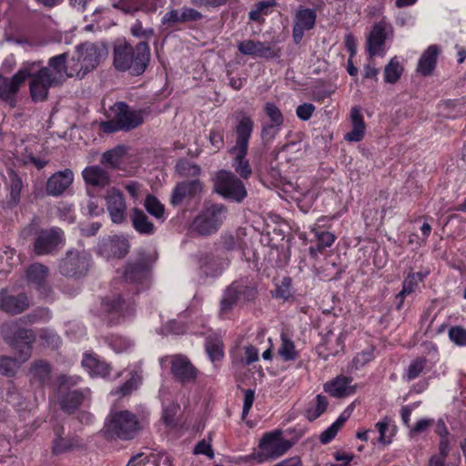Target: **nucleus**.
Masks as SVG:
<instances>
[{
	"instance_id": "obj_63",
	"label": "nucleus",
	"mask_w": 466,
	"mask_h": 466,
	"mask_svg": "<svg viewBox=\"0 0 466 466\" xmlns=\"http://www.w3.org/2000/svg\"><path fill=\"white\" fill-rule=\"evenodd\" d=\"M315 109L316 108L313 104L304 103L302 105H299L296 108V115L299 119H301L303 121H307L312 116Z\"/></svg>"
},
{
	"instance_id": "obj_21",
	"label": "nucleus",
	"mask_w": 466,
	"mask_h": 466,
	"mask_svg": "<svg viewBox=\"0 0 466 466\" xmlns=\"http://www.w3.org/2000/svg\"><path fill=\"white\" fill-rule=\"evenodd\" d=\"M171 373L182 383L194 382L198 377V370L191 361L182 355L171 358Z\"/></svg>"
},
{
	"instance_id": "obj_28",
	"label": "nucleus",
	"mask_w": 466,
	"mask_h": 466,
	"mask_svg": "<svg viewBox=\"0 0 466 466\" xmlns=\"http://www.w3.org/2000/svg\"><path fill=\"white\" fill-rule=\"evenodd\" d=\"M149 273V268L144 258H138L134 261H129L124 270V279L130 282H142Z\"/></svg>"
},
{
	"instance_id": "obj_46",
	"label": "nucleus",
	"mask_w": 466,
	"mask_h": 466,
	"mask_svg": "<svg viewBox=\"0 0 466 466\" xmlns=\"http://www.w3.org/2000/svg\"><path fill=\"white\" fill-rule=\"evenodd\" d=\"M278 353L284 360H293L298 357L293 341L284 334L281 335V345Z\"/></svg>"
},
{
	"instance_id": "obj_6",
	"label": "nucleus",
	"mask_w": 466,
	"mask_h": 466,
	"mask_svg": "<svg viewBox=\"0 0 466 466\" xmlns=\"http://www.w3.org/2000/svg\"><path fill=\"white\" fill-rule=\"evenodd\" d=\"M106 54L104 46L95 43L86 42L76 46V50L71 57V75H76L77 77H84L89 71L95 69L102 56Z\"/></svg>"
},
{
	"instance_id": "obj_5",
	"label": "nucleus",
	"mask_w": 466,
	"mask_h": 466,
	"mask_svg": "<svg viewBox=\"0 0 466 466\" xmlns=\"http://www.w3.org/2000/svg\"><path fill=\"white\" fill-rule=\"evenodd\" d=\"M141 429L137 416L128 410L111 411L105 424L107 434L124 441L134 439Z\"/></svg>"
},
{
	"instance_id": "obj_4",
	"label": "nucleus",
	"mask_w": 466,
	"mask_h": 466,
	"mask_svg": "<svg viewBox=\"0 0 466 466\" xmlns=\"http://www.w3.org/2000/svg\"><path fill=\"white\" fill-rule=\"evenodd\" d=\"M228 208L223 204L206 205L195 217L189 229L198 236H210L215 234L222 226L227 218Z\"/></svg>"
},
{
	"instance_id": "obj_17",
	"label": "nucleus",
	"mask_w": 466,
	"mask_h": 466,
	"mask_svg": "<svg viewBox=\"0 0 466 466\" xmlns=\"http://www.w3.org/2000/svg\"><path fill=\"white\" fill-rule=\"evenodd\" d=\"M203 190L202 182L199 179L187 180L177 183L172 190L170 204L179 206L186 201H190Z\"/></svg>"
},
{
	"instance_id": "obj_53",
	"label": "nucleus",
	"mask_w": 466,
	"mask_h": 466,
	"mask_svg": "<svg viewBox=\"0 0 466 466\" xmlns=\"http://www.w3.org/2000/svg\"><path fill=\"white\" fill-rule=\"evenodd\" d=\"M239 289L238 291V298L246 300H252L257 295V289L254 285L248 283L247 280H239L233 282Z\"/></svg>"
},
{
	"instance_id": "obj_60",
	"label": "nucleus",
	"mask_w": 466,
	"mask_h": 466,
	"mask_svg": "<svg viewBox=\"0 0 466 466\" xmlns=\"http://www.w3.org/2000/svg\"><path fill=\"white\" fill-rule=\"evenodd\" d=\"M182 23L197 22L203 18V15L195 8L184 6L181 8Z\"/></svg>"
},
{
	"instance_id": "obj_16",
	"label": "nucleus",
	"mask_w": 466,
	"mask_h": 466,
	"mask_svg": "<svg viewBox=\"0 0 466 466\" xmlns=\"http://www.w3.org/2000/svg\"><path fill=\"white\" fill-rule=\"evenodd\" d=\"M317 15L315 10L299 6L294 15L292 37L295 44H299L305 31L314 27Z\"/></svg>"
},
{
	"instance_id": "obj_43",
	"label": "nucleus",
	"mask_w": 466,
	"mask_h": 466,
	"mask_svg": "<svg viewBox=\"0 0 466 466\" xmlns=\"http://www.w3.org/2000/svg\"><path fill=\"white\" fill-rule=\"evenodd\" d=\"M238 291H239L238 288L234 286L233 283L227 288L220 301V312L222 314L228 313L239 299Z\"/></svg>"
},
{
	"instance_id": "obj_57",
	"label": "nucleus",
	"mask_w": 466,
	"mask_h": 466,
	"mask_svg": "<svg viewBox=\"0 0 466 466\" xmlns=\"http://www.w3.org/2000/svg\"><path fill=\"white\" fill-rule=\"evenodd\" d=\"M177 169L182 177H198L201 171L199 166L187 161L178 163Z\"/></svg>"
},
{
	"instance_id": "obj_38",
	"label": "nucleus",
	"mask_w": 466,
	"mask_h": 466,
	"mask_svg": "<svg viewBox=\"0 0 466 466\" xmlns=\"http://www.w3.org/2000/svg\"><path fill=\"white\" fill-rule=\"evenodd\" d=\"M206 351L212 362L221 360L224 357V344L218 335H210L206 339Z\"/></svg>"
},
{
	"instance_id": "obj_3",
	"label": "nucleus",
	"mask_w": 466,
	"mask_h": 466,
	"mask_svg": "<svg viewBox=\"0 0 466 466\" xmlns=\"http://www.w3.org/2000/svg\"><path fill=\"white\" fill-rule=\"evenodd\" d=\"M107 117L108 120L100 124L104 132L129 131L144 122V111L133 110L126 103L117 102L109 108Z\"/></svg>"
},
{
	"instance_id": "obj_15",
	"label": "nucleus",
	"mask_w": 466,
	"mask_h": 466,
	"mask_svg": "<svg viewBox=\"0 0 466 466\" xmlns=\"http://www.w3.org/2000/svg\"><path fill=\"white\" fill-rule=\"evenodd\" d=\"M42 69H47V74L61 86L67 77L76 76V75H71V69L73 64L71 59L67 60V54L63 53L49 58L47 66H42Z\"/></svg>"
},
{
	"instance_id": "obj_56",
	"label": "nucleus",
	"mask_w": 466,
	"mask_h": 466,
	"mask_svg": "<svg viewBox=\"0 0 466 466\" xmlns=\"http://www.w3.org/2000/svg\"><path fill=\"white\" fill-rule=\"evenodd\" d=\"M208 139L215 151H219L225 146L224 130L222 128H212Z\"/></svg>"
},
{
	"instance_id": "obj_44",
	"label": "nucleus",
	"mask_w": 466,
	"mask_h": 466,
	"mask_svg": "<svg viewBox=\"0 0 466 466\" xmlns=\"http://www.w3.org/2000/svg\"><path fill=\"white\" fill-rule=\"evenodd\" d=\"M56 437L53 441L52 454L60 455L65 452L72 451L76 444L74 439L62 437L58 431L56 430Z\"/></svg>"
},
{
	"instance_id": "obj_61",
	"label": "nucleus",
	"mask_w": 466,
	"mask_h": 466,
	"mask_svg": "<svg viewBox=\"0 0 466 466\" xmlns=\"http://www.w3.org/2000/svg\"><path fill=\"white\" fill-rule=\"evenodd\" d=\"M140 382V378L137 375H133L128 380H127L122 386H120L116 393H119L122 396L128 395L135 389H137V385Z\"/></svg>"
},
{
	"instance_id": "obj_59",
	"label": "nucleus",
	"mask_w": 466,
	"mask_h": 466,
	"mask_svg": "<svg viewBox=\"0 0 466 466\" xmlns=\"http://www.w3.org/2000/svg\"><path fill=\"white\" fill-rule=\"evenodd\" d=\"M434 424L433 419H420L412 427H410V436L413 437L427 431Z\"/></svg>"
},
{
	"instance_id": "obj_18",
	"label": "nucleus",
	"mask_w": 466,
	"mask_h": 466,
	"mask_svg": "<svg viewBox=\"0 0 466 466\" xmlns=\"http://www.w3.org/2000/svg\"><path fill=\"white\" fill-rule=\"evenodd\" d=\"M48 275L49 268L38 262L31 264L25 271L28 283L33 285L44 297H49L52 293V289L46 282Z\"/></svg>"
},
{
	"instance_id": "obj_52",
	"label": "nucleus",
	"mask_w": 466,
	"mask_h": 466,
	"mask_svg": "<svg viewBox=\"0 0 466 466\" xmlns=\"http://www.w3.org/2000/svg\"><path fill=\"white\" fill-rule=\"evenodd\" d=\"M281 127L263 123L261 126L260 138L264 146L270 145L281 130Z\"/></svg>"
},
{
	"instance_id": "obj_36",
	"label": "nucleus",
	"mask_w": 466,
	"mask_h": 466,
	"mask_svg": "<svg viewBox=\"0 0 466 466\" xmlns=\"http://www.w3.org/2000/svg\"><path fill=\"white\" fill-rule=\"evenodd\" d=\"M82 365L91 375L106 377L110 371L109 365L93 354H86L82 360Z\"/></svg>"
},
{
	"instance_id": "obj_55",
	"label": "nucleus",
	"mask_w": 466,
	"mask_h": 466,
	"mask_svg": "<svg viewBox=\"0 0 466 466\" xmlns=\"http://www.w3.org/2000/svg\"><path fill=\"white\" fill-rule=\"evenodd\" d=\"M315 237L317 238V250L322 252L326 248L331 247L334 243L336 237L329 231H315Z\"/></svg>"
},
{
	"instance_id": "obj_1",
	"label": "nucleus",
	"mask_w": 466,
	"mask_h": 466,
	"mask_svg": "<svg viewBox=\"0 0 466 466\" xmlns=\"http://www.w3.org/2000/svg\"><path fill=\"white\" fill-rule=\"evenodd\" d=\"M150 60L148 43L140 41L133 47L127 41L115 45L114 66L118 71H129L133 76L143 74Z\"/></svg>"
},
{
	"instance_id": "obj_34",
	"label": "nucleus",
	"mask_w": 466,
	"mask_h": 466,
	"mask_svg": "<svg viewBox=\"0 0 466 466\" xmlns=\"http://www.w3.org/2000/svg\"><path fill=\"white\" fill-rule=\"evenodd\" d=\"M82 174L86 183L92 186L105 187L110 181L107 172L98 166L87 167Z\"/></svg>"
},
{
	"instance_id": "obj_19",
	"label": "nucleus",
	"mask_w": 466,
	"mask_h": 466,
	"mask_svg": "<svg viewBox=\"0 0 466 466\" xmlns=\"http://www.w3.org/2000/svg\"><path fill=\"white\" fill-rule=\"evenodd\" d=\"M26 77L27 70H19L12 77L0 76V98L15 106L16 94Z\"/></svg>"
},
{
	"instance_id": "obj_25",
	"label": "nucleus",
	"mask_w": 466,
	"mask_h": 466,
	"mask_svg": "<svg viewBox=\"0 0 466 466\" xmlns=\"http://www.w3.org/2000/svg\"><path fill=\"white\" fill-rule=\"evenodd\" d=\"M74 174L72 170L66 168L53 174L46 182V193L50 196L57 197L73 183Z\"/></svg>"
},
{
	"instance_id": "obj_11",
	"label": "nucleus",
	"mask_w": 466,
	"mask_h": 466,
	"mask_svg": "<svg viewBox=\"0 0 466 466\" xmlns=\"http://www.w3.org/2000/svg\"><path fill=\"white\" fill-rule=\"evenodd\" d=\"M29 90L35 102H41L47 98L50 87L58 86V84L47 74V69L40 68L35 73L30 74Z\"/></svg>"
},
{
	"instance_id": "obj_64",
	"label": "nucleus",
	"mask_w": 466,
	"mask_h": 466,
	"mask_svg": "<svg viewBox=\"0 0 466 466\" xmlns=\"http://www.w3.org/2000/svg\"><path fill=\"white\" fill-rule=\"evenodd\" d=\"M40 339L44 341V343L52 348L56 349L60 345V338L57 336V334L48 331V330H43L40 334Z\"/></svg>"
},
{
	"instance_id": "obj_33",
	"label": "nucleus",
	"mask_w": 466,
	"mask_h": 466,
	"mask_svg": "<svg viewBox=\"0 0 466 466\" xmlns=\"http://www.w3.org/2000/svg\"><path fill=\"white\" fill-rule=\"evenodd\" d=\"M89 395V390L86 389L83 390H72L66 393L60 399V405L63 410L71 414L77 410L83 400Z\"/></svg>"
},
{
	"instance_id": "obj_30",
	"label": "nucleus",
	"mask_w": 466,
	"mask_h": 466,
	"mask_svg": "<svg viewBox=\"0 0 466 466\" xmlns=\"http://www.w3.org/2000/svg\"><path fill=\"white\" fill-rule=\"evenodd\" d=\"M440 52L441 49L437 45L428 46L418 61L417 72L424 76H431L436 67Z\"/></svg>"
},
{
	"instance_id": "obj_23",
	"label": "nucleus",
	"mask_w": 466,
	"mask_h": 466,
	"mask_svg": "<svg viewBox=\"0 0 466 466\" xmlns=\"http://www.w3.org/2000/svg\"><path fill=\"white\" fill-rule=\"evenodd\" d=\"M30 301L25 293L10 295L5 290L0 291V309L10 315H17L25 311Z\"/></svg>"
},
{
	"instance_id": "obj_50",
	"label": "nucleus",
	"mask_w": 466,
	"mask_h": 466,
	"mask_svg": "<svg viewBox=\"0 0 466 466\" xmlns=\"http://www.w3.org/2000/svg\"><path fill=\"white\" fill-rule=\"evenodd\" d=\"M426 364V360L424 358H418L410 362L406 372L404 373L403 378L407 381H411L418 378L420 373L423 371Z\"/></svg>"
},
{
	"instance_id": "obj_39",
	"label": "nucleus",
	"mask_w": 466,
	"mask_h": 466,
	"mask_svg": "<svg viewBox=\"0 0 466 466\" xmlns=\"http://www.w3.org/2000/svg\"><path fill=\"white\" fill-rule=\"evenodd\" d=\"M23 362L16 358L1 355L0 356V375L5 377H15Z\"/></svg>"
},
{
	"instance_id": "obj_12",
	"label": "nucleus",
	"mask_w": 466,
	"mask_h": 466,
	"mask_svg": "<svg viewBox=\"0 0 466 466\" xmlns=\"http://www.w3.org/2000/svg\"><path fill=\"white\" fill-rule=\"evenodd\" d=\"M129 249L127 239L122 236H108L100 239L96 252L106 258L125 257Z\"/></svg>"
},
{
	"instance_id": "obj_62",
	"label": "nucleus",
	"mask_w": 466,
	"mask_h": 466,
	"mask_svg": "<svg viewBox=\"0 0 466 466\" xmlns=\"http://www.w3.org/2000/svg\"><path fill=\"white\" fill-rule=\"evenodd\" d=\"M161 23H162V25H167V26H173L177 23H182L181 11L179 12L177 9H172V10L167 12L163 15V17L161 19Z\"/></svg>"
},
{
	"instance_id": "obj_7",
	"label": "nucleus",
	"mask_w": 466,
	"mask_h": 466,
	"mask_svg": "<svg viewBox=\"0 0 466 466\" xmlns=\"http://www.w3.org/2000/svg\"><path fill=\"white\" fill-rule=\"evenodd\" d=\"M91 254L85 249H69L58 264V271L66 278L81 279L87 275L92 268Z\"/></svg>"
},
{
	"instance_id": "obj_32",
	"label": "nucleus",
	"mask_w": 466,
	"mask_h": 466,
	"mask_svg": "<svg viewBox=\"0 0 466 466\" xmlns=\"http://www.w3.org/2000/svg\"><path fill=\"white\" fill-rule=\"evenodd\" d=\"M350 120L352 123V129L345 135V139L350 142H359L364 137L366 126L363 116L361 115L360 108L357 106L351 108Z\"/></svg>"
},
{
	"instance_id": "obj_47",
	"label": "nucleus",
	"mask_w": 466,
	"mask_h": 466,
	"mask_svg": "<svg viewBox=\"0 0 466 466\" xmlns=\"http://www.w3.org/2000/svg\"><path fill=\"white\" fill-rule=\"evenodd\" d=\"M145 208L156 218L164 219L165 207L155 196L148 195L147 197Z\"/></svg>"
},
{
	"instance_id": "obj_29",
	"label": "nucleus",
	"mask_w": 466,
	"mask_h": 466,
	"mask_svg": "<svg viewBox=\"0 0 466 466\" xmlns=\"http://www.w3.org/2000/svg\"><path fill=\"white\" fill-rule=\"evenodd\" d=\"M352 378L339 376L333 380L325 384V391L335 398H343L351 395L355 391V387L351 385Z\"/></svg>"
},
{
	"instance_id": "obj_13",
	"label": "nucleus",
	"mask_w": 466,
	"mask_h": 466,
	"mask_svg": "<svg viewBox=\"0 0 466 466\" xmlns=\"http://www.w3.org/2000/svg\"><path fill=\"white\" fill-rule=\"evenodd\" d=\"M234 131L236 134L235 145L229 149H248L249 140L254 130V120L246 113L236 114Z\"/></svg>"
},
{
	"instance_id": "obj_41",
	"label": "nucleus",
	"mask_w": 466,
	"mask_h": 466,
	"mask_svg": "<svg viewBox=\"0 0 466 466\" xmlns=\"http://www.w3.org/2000/svg\"><path fill=\"white\" fill-rule=\"evenodd\" d=\"M403 72V67L399 59L394 56L384 68V80L386 83L395 84L399 81Z\"/></svg>"
},
{
	"instance_id": "obj_10",
	"label": "nucleus",
	"mask_w": 466,
	"mask_h": 466,
	"mask_svg": "<svg viewBox=\"0 0 466 466\" xmlns=\"http://www.w3.org/2000/svg\"><path fill=\"white\" fill-rule=\"evenodd\" d=\"M392 34V26L381 20L376 23L367 36L366 49L370 58L384 56L386 54V40Z\"/></svg>"
},
{
	"instance_id": "obj_40",
	"label": "nucleus",
	"mask_w": 466,
	"mask_h": 466,
	"mask_svg": "<svg viewBox=\"0 0 466 466\" xmlns=\"http://www.w3.org/2000/svg\"><path fill=\"white\" fill-rule=\"evenodd\" d=\"M418 275L409 274L403 280L402 289L397 294L396 299H398L397 309H400L403 305L404 298L412 294L418 287Z\"/></svg>"
},
{
	"instance_id": "obj_54",
	"label": "nucleus",
	"mask_w": 466,
	"mask_h": 466,
	"mask_svg": "<svg viewBox=\"0 0 466 466\" xmlns=\"http://www.w3.org/2000/svg\"><path fill=\"white\" fill-rule=\"evenodd\" d=\"M10 180L11 198L15 202L20 198V194L23 188V182L20 177L12 169L8 171Z\"/></svg>"
},
{
	"instance_id": "obj_31",
	"label": "nucleus",
	"mask_w": 466,
	"mask_h": 466,
	"mask_svg": "<svg viewBox=\"0 0 466 466\" xmlns=\"http://www.w3.org/2000/svg\"><path fill=\"white\" fill-rule=\"evenodd\" d=\"M248 151V149H228V153L234 156L232 167L243 179H248L252 175V167L247 158Z\"/></svg>"
},
{
	"instance_id": "obj_37",
	"label": "nucleus",
	"mask_w": 466,
	"mask_h": 466,
	"mask_svg": "<svg viewBox=\"0 0 466 466\" xmlns=\"http://www.w3.org/2000/svg\"><path fill=\"white\" fill-rule=\"evenodd\" d=\"M131 221L134 228L143 235H153L155 232V226L149 220L147 214L138 209L134 208L131 214Z\"/></svg>"
},
{
	"instance_id": "obj_14",
	"label": "nucleus",
	"mask_w": 466,
	"mask_h": 466,
	"mask_svg": "<svg viewBox=\"0 0 466 466\" xmlns=\"http://www.w3.org/2000/svg\"><path fill=\"white\" fill-rule=\"evenodd\" d=\"M238 50L246 56L261 58H274L279 56L280 50L267 42L244 40L238 44Z\"/></svg>"
},
{
	"instance_id": "obj_49",
	"label": "nucleus",
	"mask_w": 466,
	"mask_h": 466,
	"mask_svg": "<svg viewBox=\"0 0 466 466\" xmlns=\"http://www.w3.org/2000/svg\"><path fill=\"white\" fill-rule=\"evenodd\" d=\"M328 400L325 396L317 395L316 403L314 406L308 408L306 410V417L309 420L312 421L319 418L327 409Z\"/></svg>"
},
{
	"instance_id": "obj_9",
	"label": "nucleus",
	"mask_w": 466,
	"mask_h": 466,
	"mask_svg": "<svg viewBox=\"0 0 466 466\" xmlns=\"http://www.w3.org/2000/svg\"><path fill=\"white\" fill-rule=\"evenodd\" d=\"M215 191L225 198L241 202L247 197L243 182L228 170H219L215 178Z\"/></svg>"
},
{
	"instance_id": "obj_20",
	"label": "nucleus",
	"mask_w": 466,
	"mask_h": 466,
	"mask_svg": "<svg viewBox=\"0 0 466 466\" xmlns=\"http://www.w3.org/2000/svg\"><path fill=\"white\" fill-rule=\"evenodd\" d=\"M106 209L114 224H122L127 218V205L123 194L116 188L107 191Z\"/></svg>"
},
{
	"instance_id": "obj_26",
	"label": "nucleus",
	"mask_w": 466,
	"mask_h": 466,
	"mask_svg": "<svg viewBox=\"0 0 466 466\" xmlns=\"http://www.w3.org/2000/svg\"><path fill=\"white\" fill-rule=\"evenodd\" d=\"M229 260L227 258L214 254H204L199 258L201 271L207 277H217L228 266Z\"/></svg>"
},
{
	"instance_id": "obj_58",
	"label": "nucleus",
	"mask_w": 466,
	"mask_h": 466,
	"mask_svg": "<svg viewBox=\"0 0 466 466\" xmlns=\"http://www.w3.org/2000/svg\"><path fill=\"white\" fill-rule=\"evenodd\" d=\"M449 338L458 346H466V329L461 326L451 328L449 330Z\"/></svg>"
},
{
	"instance_id": "obj_42",
	"label": "nucleus",
	"mask_w": 466,
	"mask_h": 466,
	"mask_svg": "<svg viewBox=\"0 0 466 466\" xmlns=\"http://www.w3.org/2000/svg\"><path fill=\"white\" fill-rule=\"evenodd\" d=\"M263 111L268 117V122L266 124L274 125L277 127H283L284 125V116L281 110L277 106V105L273 102H267L264 105Z\"/></svg>"
},
{
	"instance_id": "obj_2",
	"label": "nucleus",
	"mask_w": 466,
	"mask_h": 466,
	"mask_svg": "<svg viewBox=\"0 0 466 466\" xmlns=\"http://www.w3.org/2000/svg\"><path fill=\"white\" fill-rule=\"evenodd\" d=\"M21 320L5 322L0 327V333L6 344L13 349L22 362L27 361L35 341V334L30 329L22 327Z\"/></svg>"
},
{
	"instance_id": "obj_48",
	"label": "nucleus",
	"mask_w": 466,
	"mask_h": 466,
	"mask_svg": "<svg viewBox=\"0 0 466 466\" xmlns=\"http://www.w3.org/2000/svg\"><path fill=\"white\" fill-rule=\"evenodd\" d=\"M130 34L147 43L155 35V30L152 27H144L140 20H136L130 26Z\"/></svg>"
},
{
	"instance_id": "obj_51",
	"label": "nucleus",
	"mask_w": 466,
	"mask_h": 466,
	"mask_svg": "<svg viewBox=\"0 0 466 466\" xmlns=\"http://www.w3.org/2000/svg\"><path fill=\"white\" fill-rule=\"evenodd\" d=\"M124 153L125 150L122 147L108 150L102 155L101 163L111 167H116L118 166Z\"/></svg>"
},
{
	"instance_id": "obj_45",
	"label": "nucleus",
	"mask_w": 466,
	"mask_h": 466,
	"mask_svg": "<svg viewBox=\"0 0 466 466\" xmlns=\"http://www.w3.org/2000/svg\"><path fill=\"white\" fill-rule=\"evenodd\" d=\"M276 5V0H261L258 2L248 13L249 19L255 22L260 21L261 16L268 15L269 9Z\"/></svg>"
},
{
	"instance_id": "obj_22",
	"label": "nucleus",
	"mask_w": 466,
	"mask_h": 466,
	"mask_svg": "<svg viewBox=\"0 0 466 466\" xmlns=\"http://www.w3.org/2000/svg\"><path fill=\"white\" fill-rule=\"evenodd\" d=\"M63 232L59 228L42 230L34 243V251L37 256L51 253L62 241Z\"/></svg>"
},
{
	"instance_id": "obj_35",
	"label": "nucleus",
	"mask_w": 466,
	"mask_h": 466,
	"mask_svg": "<svg viewBox=\"0 0 466 466\" xmlns=\"http://www.w3.org/2000/svg\"><path fill=\"white\" fill-rule=\"evenodd\" d=\"M51 372L50 364L43 360H35L32 362L29 369L31 380L41 385H45L50 381Z\"/></svg>"
},
{
	"instance_id": "obj_27",
	"label": "nucleus",
	"mask_w": 466,
	"mask_h": 466,
	"mask_svg": "<svg viewBox=\"0 0 466 466\" xmlns=\"http://www.w3.org/2000/svg\"><path fill=\"white\" fill-rule=\"evenodd\" d=\"M344 340L345 334L343 332H340L335 337V339H333V332L331 330L328 331L323 338V343L318 348L319 355L322 356L324 360H327L329 356L339 354L343 351Z\"/></svg>"
},
{
	"instance_id": "obj_8",
	"label": "nucleus",
	"mask_w": 466,
	"mask_h": 466,
	"mask_svg": "<svg viewBox=\"0 0 466 466\" xmlns=\"http://www.w3.org/2000/svg\"><path fill=\"white\" fill-rule=\"evenodd\" d=\"M291 447V441L282 438V431L276 430L263 435L258 443V451L254 454V458L258 462H264L282 456Z\"/></svg>"
},
{
	"instance_id": "obj_24",
	"label": "nucleus",
	"mask_w": 466,
	"mask_h": 466,
	"mask_svg": "<svg viewBox=\"0 0 466 466\" xmlns=\"http://www.w3.org/2000/svg\"><path fill=\"white\" fill-rule=\"evenodd\" d=\"M102 308L109 314L129 317L135 312V300L133 298H125L122 295L106 298L102 301Z\"/></svg>"
}]
</instances>
